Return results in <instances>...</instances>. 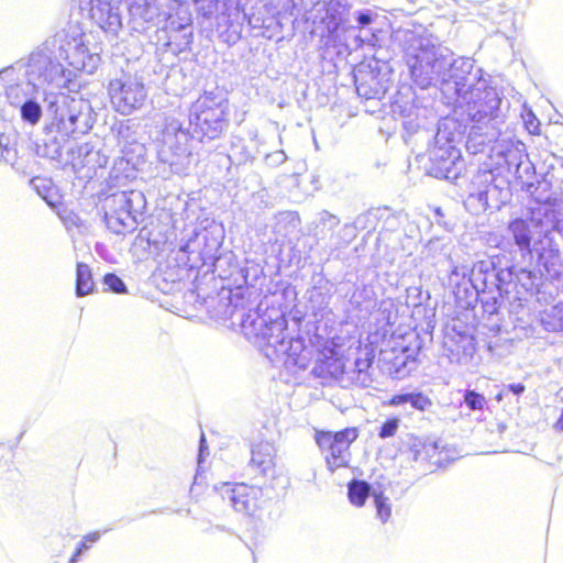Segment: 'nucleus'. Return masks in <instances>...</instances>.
Returning a JSON list of instances; mask_svg holds the SVG:
<instances>
[{"instance_id": "37", "label": "nucleus", "mask_w": 563, "mask_h": 563, "mask_svg": "<svg viewBox=\"0 0 563 563\" xmlns=\"http://www.w3.org/2000/svg\"><path fill=\"white\" fill-rule=\"evenodd\" d=\"M539 323L545 332L563 334V300L553 302L540 310Z\"/></svg>"}, {"instance_id": "1", "label": "nucleus", "mask_w": 563, "mask_h": 563, "mask_svg": "<svg viewBox=\"0 0 563 563\" xmlns=\"http://www.w3.org/2000/svg\"><path fill=\"white\" fill-rule=\"evenodd\" d=\"M241 280L230 289L228 310L230 318L240 319L241 329L275 367L297 375L308 368L313 347L307 345L302 336L289 334L287 320L280 312L276 316L262 314L257 303L258 292L255 283L262 274L258 265L241 266Z\"/></svg>"}, {"instance_id": "16", "label": "nucleus", "mask_w": 563, "mask_h": 563, "mask_svg": "<svg viewBox=\"0 0 563 563\" xmlns=\"http://www.w3.org/2000/svg\"><path fill=\"white\" fill-rule=\"evenodd\" d=\"M472 323L453 318L445 324L443 334V349L452 363L468 365L475 354L477 341Z\"/></svg>"}, {"instance_id": "35", "label": "nucleus", "mask_w": 563, "mask_h": 563, "mask_svg": "<svg viewBox=\"0 0 563 563\" xmlns=\"http://www.w3.org/2000/svg\"><path fill=\"white\" fill-rule=\"evenodd\" d=\"M509 231L512 234L515 243L518 247L523 252L532 256L534 253L533 247H531L532 239L538 240V233L533 229L531 218L523 220L521 218L515 219L509 223Z\"/></svg>"}, {"instance_id": "64", "label": "nucleus", "mask_w": 563, "mask_h": 563, "mask_svg": "<svg viewBox=\"0 0 563 563\" xmlns=\"http://www.w3.org/2000/svg\"><path fill=\"white\" fill-rule=\"evenodd\" d=\"M421 290L417 287H409L407 288V299L410 300L408 301V305H412V306H418L421 303Z\"/></svg>"}, {"instance_id": "48", "label": "nucleus", "mask_w": 563, "mask_h": 563, "mask_svg": "<svg viewBox=\"0 0 563 563\" xmlns=\"http://www.w3.org/2000/svg\"><path fill=\"white\" fill-rule=\"evenodd\" d=\"M35 88L32 87L31 84L25 79V84L21 85H11L7 87L4 91L10 104L14 107H19L25 99H29V95L34 90Z\"/></svg>"}, {"instance_id": "34", "label": "nucleus", "mask_w": 563, "mask_h": 563, "mask_svg": "<svg viewBox=\"0 0 563 563\" xmlns=\"http://www.w3.org/2000/svg\"><path fill=\"white\" fill-rule=\"evenodd\" d=\"M44 136L33 143V151L38 157L57 161L62 156L63 148L68 137L55 131H43Z\"/></svg>"}, {"instance_id": "24", "label": "nucleus", "mask_w": 563, "mask_h": 563, "mask_svg": "<svg viewBox=\"0 0 563 563\" xmlns=\"http://www.w3.org/2000/svg\"><path fill=\"white\" fill-rule=\"evenodd\" d=\"M387 73H382L378 62L361 63L353 69L355 90L365 100H380L389 88Z\"/></svg>"}, {"instance_id": "32", "label": "nucleus", "mask_w": 563, "mask_h": 563, "mask_svg": "<svg viewBox=\"0 0 563 563\" xmlns=\"http://www.w3.org/2000/svg\"><path fill=\"white\" fill-rule=\"evenodd\" d=\"M252 456L249 467L264 477L275 479V453L274 445L269 442H260L252 446Z\"/></svg>"}, {"instance_id": "47", "label": "nucleus", "mask_w": 563, "mask_h": 563, "mask_svg": "<svg viewBox=\"0 0 563 563\" xmlns=\"http://www.w3.org/2000/svg\"><path fill=\"white\" fill-rule=\"evenodd\" d=\"M20 115L23 122L35 125L43 115L41 104L33 98L25 99L20 106Z\"/></svg>"}, {"instance_id": "45", "label": "nucleus", "mask_w": 563, "mask_h": 563, "mask_svg": "<svg viewBox=\"0 0 563 563\" xmlns=\"http://www.w3.org/2000/svg\"><path fill=\"white\" fill-rule=\"evenodd\" d=\"M555 283L556 282L547 279L543 275L542 278L538 280L533 296L540 305H545L547 307L555 302V299L559 295V287L555 285Z\"/></svg>"}, {"instance_id": "15", "label": "nucleus", "mask_w": 563, "mask_h": 563, "mask_svg": "<svg viewBox=\"0 0 563 563\" xmlns=\"http://www.w3.org/2000/svg\"><path fill=\"white\" fill-rule=\"evenodd\" d=\"M484 71L475 66V60L470 57L455 58L450 49L449 65L445 67L440 84L441 91L448 102H455L462 95H466L475 88L479 81H484Z\"/></svg>"}, {"instance_id": "22", "label": "nucleus", "mask_w": 563, "mask_h": 563, "mask_svg": "<svg viewBox=\"0 0 563 563\" xmlns=\"http://www.w3.org/2000/svg\"><path fill=\"white\" fill-rule=\"evenodd\" d=\"M426 111L418 106L416 93L410 86L401 87L390 102V112L402 119V128L409 135L424 131Z\"/></svg>"}, {"instance_id": "30", "label": "nucleus", "mask_w": 563, "mask_h": 563, "mask_svg": "<svg viewBox=\"0 0 563 563\" xmlns=\"http://www.w3.org/2000/svg\"><path fill=\"white\" fill-rule=\"evenodd\" d=\"M493 152H496L498 158L497 164L505 168L509 174L520 181L523 179V175L520 173V164L523 158L528 156L526 153V146L522 142H509L505 144H497L490 147Z\"/></svg>"}, {"instance_id": "21", "label": "nucleus", "mask_w": 563, "mask_h": 563, "mask_svg": "<svg viewBox=\"0 0 563 563\" xmlns=\"http://www.w3.org/2000/svg\"><path fill=\"white\" fill-rule=\"evenodd\" d=\"M347 11V0L318 2L309 18L312 22L311 33L322 38L336 37L338 31L344 25Z\"/></svg>"}, {"instance_id": "40", "label": "nucleus", "mask_w": 563, "mask_h": 563, "mask_svg": "<svg viewBox=\"0 0 563 563\" xmlns=\"http://www.w3.org/2000/svg\"><path fill=\"white\" fill-rule=\"evenodd\" d=\"M390 405H410V407L413 409L424 411L432 405V402L430 398L426 396L423 393L412 391L394 395L393 398L390 399Z\"/></svg>"}, {"instance_id": "27", "label": "nucleus", "mask_w": 563, "mask_h": 563, "mask_svg": "<svg viewBox=\"0 0 563 563\" xmlns=\"http://www.w3.org/2000/svg\"><path fill=\"white\" fill-rule=\"evenodd\" d=\"M89 13L93 23L109 37L117 38L122 30V15L117 3L104 0L88 1Z\"/></svg>"}, {"instance_id": "14", "label": "nucleus", "mask_w": 563, "mask_h": 563, "mask_svg": "<svg viewBox=\"0 0 563 563\" xmlns=\"http://www.w3.org/2000/svg\"><path fill=\"white\" fill-rule=\"evenodd\" d=\"M24 78L33 88L45 85L56 88L65 87L70 81L71 71L66 69L57 57L45 48V44L33 51L24 62Z\"/></svg>"}, {"instance_id": "62", "label": "nucleus", "mask_w": 563, "mask_h": 563, "mask_svg": "<svg viewBox=\"0 0 563 563\" xmlns=\"http://www.w3.org/2000/svg\"><path fill=\"white\" fill-rule=\"evenodd\" d=\"M520 173L523 175V181H530L529 179L534 175V166L528 156L520 164Z\"/></svg>"}, {"instance_id": "46", "label": "nucleus", "mask_w": 563, "mask_h": 563, "mask_svg": "<svg viewBox=\"0 0 563 563\" xmlns=\"http://www.w3.org/2000/svg\"><path fill=\"white\" fill-rule=\"evenodd\" d=\"M192 43V26L184 27L181 33H168L166 46L174 53L179 54L190 48Z\"/></svg>"}, {"instance_id": "49", "label": "nucleus", "mask_w": 563, "mask_h": 563, "mask_svg": "<svg viewBox=\"0 0 563 563\" xmlns=\"http://www.w3.org/2000/svg\"><path fill=\"white\" fill-rule=\"evenodd\" d=\"M356 225L354 223H345L340 228L336 235H333L330 246L335 250L344 249L356 238Z\"/></svg>"}, {"instance_id": "4", "label": "nucleus", "mask_w": 563, "mask_h": 563, "mask_svg": "<svg viewBox=\"0 0 563 563\" xmlns=\"http://www.w3.org/2000/svg\"><path fill=\"white\" fill-rule=\"evenodd\" d=\"M45 48L52 52L57 59L67 60L75 69L93 74L101 62V47L98 44L88 46V36L78 24L68 23L45 42Z\"/></svg>"}, {"instance_id": "2", "label": "nucleus", "mask_w": 563, "mask_h": 563, "mask_svg": "<svg viewBox=\"0 0 563 563\" xmlns=\"http://www.w3.org/2000/svg\"><path fill=\"white\" fill-rule=\"evenodd\" d=\"M467 130L454 117L443 118L438 123L433 136V145L428 148V163L424 165L428 175L456 181L465 170V163L455 143L461 141Z\"/></svg>"}, {"instance_id": "3", "label": "nucleus", "mask_w": 563, "mask_h": 563, "mask_svg": "<svg viewBox=\"0 0 563 563\" xmlns=\"http://www.w3.org/2000/svg\"><path fill=\"white\" fill-rule=\"evenodd\" d=\"M500 264L498 257H488L476 261L470 268L466 265H457L451 262L446 286L451 289L456 306L466 311H472V317H477L475 308L478 303L482 288L487 289L488 284L498 280L496 266Z\"/></svg>"}, {"instance_id": "63", "label": "nucleus", "mask_w": 563, "mask_h": 563, "mask_svg": "<svg viewBox=\"0 0 563 563\" xmlns=\"http://www.w3.org/2000/svg\"><path fill=\"white\" fill-rule=\"evenodd\" d=\"M166 243V239L161 233H154L151 235L150 245L153 254L158 253L162 250V245Z\"/></svg>"}, {"instance_id": "17", "label": "nucleus", "mask_w": 563, "mask_h": 563, "mask_svg": "<svg viewBox=\"0 0 563 563\" xmlns=\"http://www.w3.org/2000/svg\"><path fill=\"white\" fill-rule=\"evenodd\" d=\"M357 438L355 428H346L338 432L318 431L316 442L324 455L328 470L333 473L346 467L351 460L350 446Z\"/></svg>"}, {"instance_id": "43", "label": "nucleus", "mask_w": 563, "mask_h": 563, "mask_svg": "<svg viewBox=\"0 0 563 563\" xmlns=\"http://www.w3.org/2000/svg\"><path fill=\"white\" fill-rule=\"evenodd\" d=\"M23 73H25V66L22 59L0 70V89L5 90L11 85L25 84Z\"/></svg>"}, {"instance_id": "28", "label": "nucleus", "mask_w": 563, "mask_h": 563, "mask_svg": "<svg viewBox=\"0 0 563 563\" xmlns=\"http://www.w3.org/2000/svg\"><path fill=\"white\" fill-rule=\"evenodd\" d=\"M129 25L133 32H145L159 18L157 0H125Z\"/></svg>"}, {"instance_id": "56", "label": "nucleus", "mask_w": 563, "mask_h": 563, "mask_svg": "<svg viewBox=\"0 0 563 563\" xmlns=\"http://www.w3.org/2000/svg\"><path fill=\"white\" fill-rule=\"evenodd\" d=\"M400 420L397 417L388 418L382 423L378 430V437L380 439H387L396 434L399 428Z\"/></svg>"}, {"instance_id": "58", "label": "nucleus", "mask_w": 563, "mask_h": 563, "mask_svg": "<svg viewBox=\"0 0 563 563\" xmlns=\"http://www.w3.org/2000/svg\"><path fill=\"white\" fill-rule=\"evenodd\" d=\"M287 161V155L283 150L268 153L264 157V164L271 168H276Z\"/></svg>"}, {"instance_id": "29", "label": "nucleus", "mask_w": 563, "mask_h": 563, "mask_svg": "<svg viewBox=\"0 0 563 563\" xmlns=\"http://www.w3.org/2000/svg\"><path fill=\"white\" fill-rule=\"evenodd\" d=\"M333 285L323 276H319L313 286L307 290V311L314 318H324L332 312L330 308Z\"/></svg>"}, {"instance_id": "8", "label": "nucleus", "mask_w": 563, "mask_h": 563, "mask_svg": "<svg viewBox=\"0 0 563 563\" xmlns=\"http://www.w3.org/2000/svg\"><path fill=\"white\" fill-rule=\"evenodd\" d=\"M188 124L199 143L219 139L229 125L228 100L212 91H206L191 104Z\"/></svg>"}, {"instance_id": "20", "label": "nucleus", "mask_w": 563, "mask_h": 563, "mask_svg": "<svg viewBox=\"0 0 563 563\" xmlns=\"http://www.w3.org/2000/svg\"><path fill=\"white\" fill-rule=\"evenodd\" d=\"M415 343H394V345L382 349L378 362L383 371L396 379L406 377L416 365V358L420 352L421 344L419 336L413 335Z\"/></svg>"}, {"instance_id": "25", "label": "nucleus", "mask_w": 563, "mask_h": 563, "mask_svg": "<svg viewBox=\"0 0 563 563\" xmlns=\"http://www.w3.org/2000/svg\"><path fill=\"white\" fill-rule=\"evenodd\" d=\"M530 218L538 240H554L553 232L563 233V202L540 203L530 209Z\"/></svg>"}, {"instance_id": "55", "label": "nucleus", "mask_w": 563, "mask_h": 563, "mask_svg": "<svg viewBox=\"0 0 563 563\" xmlns=\"http://www.w3.org/2000/svg\"><path fill=\"white\" fill-rule=\"evenodd\" d=\"M377 18V14L373 13L369 9H363L354 12V20L356 22L357 30H362L364 27H369L374 20Z\"/></svg>"}, {"instance_id": "59", "label": "nucleus", "mask_w": 563, "mask_h": 563, "mask_svg": "<svg viewBox=\"0 0 563 563\" xmlns=\"http://www.w3.org/2000/svg\"><path fill=\"white\" fill-rule=\"evenodd\" d=\"M523 123L528 132L532 135L540 133V121L531 110H527L522 115Z\"/></svg>"}, {"instance_id": "38", "label": "nucleus", "mask_w": 563, "mask_h": 563, "mask_svg": "<svg viewBox=\"0 0 563 563\" xmlns=\"http://www.w3.org/2000/svg\"><path fill=\"white\" fill-rule=\"evenodd\" d=\"M519 183L521 189L534 199L537 206H540V203L560 201L552 192L551 181L544 176L536 181H523L522 179Z\"/></svg>"}, {"instance_id": "50", "label": "nucleus", "mask_w": 563, "mask_h": 563, "mask_svg": "<svg viewBox=\"0 0 563 563\" xmlns=\"http://www.w3.org/2000/svg\"><path fill=\"white\" fill-rule=\"evenodd\" d=\"M16 136H11L7 133L0 134V148H1V156L2 158L10 163L14 164L18 158V150L15 148V144L12 143V139H15Z\"/></svg>"}, {"instance_id": "41", "label": "nucleus", "mask_w": 563, "mask_h": 563, "mask_svg": "<svg viewBox=\"0 0 563 563\" xmlns=\"http://www.w3.org/2000/svg\"><path fill=\"white\" fill-rule=\"evenodd\" d=\"M360 32L357 27L343 25L340 31H338L336 37H325V43H339L343 45L346 51L350 53L353 51H357L358 48H362V38L361 35H358Z\"/></svg>"}, {"instance_id": "12", "label": "nucleus", "mask_w": 563, "mask_h": 563, "mask_svg": "<svg viewBox=\"0 0 563 563\" xmlns=\"http://www.w3.org/2000/svg\"><path fill=\"white\" fill-rule=\"evenodd\" d=\"M199 239V235H197L196 241L189 240L186 244L180 246L179 252L188 254V261L192 262L191 266L196 265L197 260L201 262L202 266H212L213 274L220 279L231 282L229 286L235 288L236 280L244 278L236 255L229 251L216 256V252L220 247L221 242L216 238L209 240L207 233L202 234L205 247L202 250H195V245L200 244Z\"/></svg>"}, {"instance_id": "18", "label": "nucleus", "mask_w": 563, "mask_h": 563, "mask_svg": "<svg viewBox=\"0 0 563 563\" xmlns=\"http://www.w3.org/2000/svg\"><path fill=\"white\" fill-rule=\"evenodd\" d=\"M108 92L114 110L123 115L139 110L147 96L143 81L126 74L110 80Z\"/></svg>"}, {"instance_id": "57", "label": "nucleus", "mask_w": 563, "mask_h": 563, "mask_svg": "<svg viewBox=\"0 0 563 563\" xmlns=\"http://www.w3.org/2000/svg\"><path fill=\"white\" fill-rule=\"evenodd\" d=\"M32 186L36 189L37 194L47 202L52 203L49 200V192L52 190V183L48 179L34 177L31 180Z\"/></svg>"}, {"instance_id": "5", "label": "nucleus", "mask_w": 563, "mask_h": 563, "mask_svg": "<svg viewBox=\"0 0 563 563\" xmlns=\"http://www.w3.org/2000/svg\"><path fill=\"white\" fill-rule=\"evenodd\" d=\"M449 57L448 47L434 44L428 38L416 40L405 54L411 79L421 89L441 84Z\"/></svg>"}, {"instance_id": "7", "label": "nucleus", "mask_w": 563, "mask_h": 563, "mask_svg": "<svg viewBox=\"0 0 563 563\" xmlns=\"http://www.w3.org/2000/svg\"><path fill=\"white\" fill-rule=\"evenodd\" d=\"M192 128L185 126L184 122L170 119L166 122L162 133V143L157 151V158L164 174H184L189 166V158L196 144Z\"/></svg>"}, {"instance_id": "44", "label": "nucleus", "mask_w": 563, "mask_h": 563, "mask_svg": "<svg viewBox=\"0 0 563 563\" xmlns=\"http://www.w3.org/2000/svg\"><path fill=\"white\" fill-rule=\"evenodd\" d=\"M95 283L90 267L85 263H77L76 267V296L84 297L92 294Z\"/></svg>"}, {"instance_id": "52", "label": "nucleus", "mask_w": 563, "mask_h": 563, "mask_svg": "<svg viewBox=\"0 0 563 563\" xmlns=\"http://www.w3.org/2000/svg\"><path fill=\"white\" fill-rule=\"evenodd\" d=\"M151 235H153L152 230L146 227L142 228L132 243V250L134 252L141 251L153 254L152 247L150 245Z\"/></svg>"}, {"instance_id": "19", "label": "nucleus", "mask_w": 563, "mask_h": 563, "mask_svg": "<svg viewBox=\"0 0 563 563\" xmlns=\"http://www.w3.org/2000/svg\"><path fill=\"white\" fill-rule=\"evenodd\" d=\"M492 257H498L501 261L503 269L511 273L509 290H512V301L509 316H516V318L519 319L518 314L523 310L529 297L533 296L538 280L542 278V275H538L533 271L526 268L517 271L515 266L509 265V258L506 254H497Z\"/></svg>"}, {"instance_id": "6", "label": "nucleus", "mask_w": 563, "mask_h": 563, "mask_svg": "<svg viewBox=\"0 0 563 563\" xmlns=\"http://www.w3.org/2000/svg\"><path fill=\"white\" fill-rule=\"evenodd\" d=\"M47 118L45 131H55L68 139L87 133L93 125L90 103L64 93L48 100Z\"/></svg>"}, {"instance_id": "23", "label": "nucleus", "mask_w": 563, "mask_h": 563, "mask_svg": "<svg viewBox=\"0 0 563 563\" xmlns=\"http://www.w3.org/2000/svg\"><path fill=\"white\" fill-rule=\"evenodd\" d=\"M219 492L224 501L236 512L244 515H254L266 503L264 488L257 485L222 483Z\"/></svg>"}, {"instance_id": "60", "label": "nucleus", "mask_w": 563, "mask_h": 563, "mask_svg": "<svg viewBox=\"0 0 563 563\" xmlns=\"http://www.w3.org/2000/svg\"><path fill=\"white\" fill-rule=\"evenodd\" d=\"M192 26L189 18H174L169 16L166 25L167 33H175L183 31L184 27Z\"/></svg>"}, {"instance_id": "31", "label": "nucleus", "mask_w": 563, "mask_h": 563, "mask_svg": "<svg viewBox=\"0 0 563 563\" xmlns=\"http://www.w3.org/2000/svg\"><path fill=\"white\" fill-rule=\"evenodd\" d=\"M499 134V125L472 124L466 135L465 147L473 155L483 153L492 143L498 141Z\"/></svg>"}, {"instance_id": "11", "label": "nucleus", "mask_w": 563, "mask_h": 563, "mask_svg": "<svg viewBox=\"0 0 563 563\" xmlns=\"http://www.w3.org/2000/svg\"><path fill=\"white\" fill-rule=\"evenodd\" d=\"M495 272L498 273V280L488 284L487 289H482L478 303L483 325L488 331L498 333L504 327L506 313L509 314L512 290H509L511 273L505 272L501 263L497 264Z\"/></svg>"}, {"instance_id": "53", "label": "nucleus", "mask_w": 563, "mask_h": 563, "mask_svg": "<svg viewBox=\"0 0 563 563\" xmlns=\"http://www.w3.org/2000/svg\"><path fill=\"white\" fill-rule=\"evenodd\" d=\"M373 498L377 518H379L383 523L387 522L391 516V507L388 503V498L385 497L382 493L373 494Z\"/></svg>"}, {"instance_id": "9", "label": "nucleus", "mask_w": 563, "mask_h": 563, "mask_svg": "<svg viewBox=\"0 0 563 563\" xmlns=\"http://www.w3.org/2000/svg\"><path fill=\"white\" fill-rule=\"evenodd\" d=\"M107 228L115 234L136 229L146 209V199L140 190H122L111 194L103 201Z\"/></svg>"}, {"instance_id": "33", "label": "nucleus", "mask_w": 563, "mask_h": 563, "mask_svg": "<svg viewBox=\"0 0 563 563\" xmlns=\"http://www.w3.org/2000/svg\"><path fill=\"white\" fill-rule=\"evenodd\" d=\"M444 445L441 440L415 439L410 445V452L415 461H427L431 465L440 466L446 459Z\"/></svg>"}, {"instance_id": "51", "label": "nucleus", "mask_w": 563, "mask_h": 563, "mask_svg": "<svg viewBox=\"0 0 563 563\" xmlns=\"http://www.w3.org/2000/svg\"><path fill=\"white\" fill-rule=\"evenodd\" d=\"M464 405L472 411L483 410L487 405V400L484 395L477 393L474 389H466L463 396Z\"/></svg>"}, {"instance_id": "26", "label": "nucleus", "mask_w": 563, "mask_h": 563, "mask_svg": "<svg viewBox=\"0 0 563 563\" xmlns=\"http://www.w3.org/2000/svg\"><path fill=\"white\" fill-rule=\"evenodd\" d=\"M533 251L538 256V264L543 268V276L551 282L563 279V258L554 240H537Z\"/></svg>"}, {"instance_id": "10", "label": "nucleus", "mask_w": 563, "mask_h": 563, "mask_svg": "<svg viewBox=\"0 0 563 563\" xmlns=\"http://www.w3.org/2000/svg\"><path fill=\"white\" fill-rule=\"evenodd\" d=\"M501 102L497 89L485 79L466 95H462L454 104L461 110V115L465 114L472 124L495 126L504 122Z\"/></svg>"}, {"instance_id": "39", "label": "nucleus", "mask_w": 563, "mask_h": 563, "mask_svg": "<svg viewBox=\"0 0 563 563\" xmlns=\"http://www.w3.org/2000/svg\"><path fill=\"white\" fill-rule=\"evenodd\" d=\"M340 219L328 210H322L311 223V232L319 241L330 238L332 241L333 232L339 227Z\"/></svg>"}, {"instance_id": "13", "label": "nucleus", "mask_w": 563, "mask_h": 563, "mask_svg": "<svg viewBox=\"0 0 563 563\" xmlns=\"http://www.w3.org/2000/svg\"><path fill=\"white\" fill-rule=\"evenodd\" d=\"M509 181L493 170H479L473 178L465 207L473 213L499 210L509 200Z\"/></svg>"}, {"instance_id": "36", "label": "nucleus", "mask_w": 563, "mask_h": 563, "mask_svg": "<svg viewBox=\"0 0 563 563\" xmlns=\"http://www.w3.org/2000/svg\"><path fill=\"white\" fill-rule=\"evenodd\" d=\"M375 358L374 350L365 346L360 350L358 356L354 361V368L351 372V380L360 387L366 388L372 385L373 378L368 369L372 367Z\"/></svg>"}, {"instance_id": "61", "label": "nucleus", "mask_w": 563, "mask_h": 563, "mask_svg": "<svg viewBox=\"0 0 563 563\" xmlns=\"http://www.w3.org/2000/svg\"><path fill=\"white\" fill-rule=\"evenodd\" d=\"M358 35H361L362 38V47H364L365 45L371 47L376 45L378 38L373 32L372 27H364L362 30H358Z\"/></svg>"}, {"instance_id": "54", "label": "nucleus", "mask_w": 563, "mask_h": 563, "mask_svg": "<svg viewBox=\"0 0 563 563\" xmlns=\"http://www.w3.org/2000/svg\"><path fill=\"white\" fill-rule=\"evenodd\" d=\"M103 285L107 287V290H110L114 294H126L128 288L124 284V282L114 273H107L103 276Z\"/></svg>"}, {"instance_id": "42", "label": "nucleus", "mask_w": 563, "mask_h": 563, "mask_svg": "<svg viewBox=\"0 0 563 563\" xmlns=\"http://www.w3.org/2000/svg\"><path fill=\"white\" fill-rule=\"evenodd\" d=\"M376 492L373 490V486L362 479H352L347 484V496L351 504L354 506H363L369 496H373Z\"/></svg>"}]
</instances>
